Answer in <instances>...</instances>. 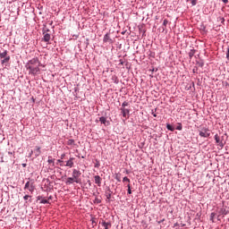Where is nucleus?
I'll return each mask as SVG.
<instances>
[{"instance_id": "1", "label": "nucleus", "mask_w": 229, "mask_h": 229, "mask_svg": "<svg viewBox=\"0 0 229 229\" xmlns=\"http://www.w3.org/2000/svg\"><path fill=\"white\" fill-rule=\"evenodd\" d=\"M25 67L26 69H28V67H42V63H40L38 57H34L28 61Z\"/></svg>"}, {"instance_id": "2", "label": "nucleus", "mask_w": 229, "mask_h": 229, "mask_svg": "<svg viewBox=\"0 0 229 229\" xmlns=\"http://www.w3.org/2000/svg\"><path fill=\"white\" fill-rule=\"evenodd\" d=\"M72 177L75 179V183H81V172L80 170L72 169Z\"/></svg>"}, {"instance_id": "3", "label": "nucleus", "mask_w": 229, "mask_h": 229, "mask_svg": "<svg viewBox=\"0 0 229 229\" xmlns=\"http://www.w3.org/2000/svg\"><path fill=\"white\" fill-rule=\"evenodd\" d=\"M27 70L31 76H38V72H40V66H28Z\"/></svg>"}, {"instance_id": "4", "label": "nucleus", "mask_w": 229, "mask_h": 229, "mask_svg": "<svg viewBox=\"0 0 229 229\" xmlns=\"http://www.w3.org/2000/svg\"><path fill=\"white\" fill-rule=\"evenodd\" d=\"M199 135L203 139H208V137H210V130L208 128L203 127L200 131H199Z\"/></svg>"}, {"instance_id": "5", "label": "nucleus", "mask_w": 229, "mask_h": 229, "mask_svg": "<svg viewBox=\"0 0 229 229\" xmlns=\"http://www.w3.org/2000/svg\"><path fill=\"white\" fill-rule=\"evenodd\" d=\"M214 139L216 140V144H217V146H219V148L223 149L225 148V145L226 144V141H223V140H221V137H219L218 134H216L214 136Z\"/></svg>"}, {"instance_id": "6", "label": "nucleus", "mask_w": 229, "mask_h": 229, "mask_svg": "<svg viewBox=\"0 0 229 229\" xmlns=\"http://www.w3.org/2000/svg\"><path fill=\"white\" fill-rule=\"evenodd\" d=\"M112 194H114V191H112L110 186H107L106 191L105 192L107 203H110V201H114V199H112Z\"/></svg>"}, {"instance_id": "7", "label": "nucleus", "mask_w": 229, "mask_h": 229, "mask_svg": "<svg viewBox=\"0 0 229 229\" xmlns=\"http://www.w3.org/2000/svg\"><path fill=\"white\" fill-rule=\"evenodd\" d=\"M99 225H101V226H103L104 229L112 228V222L110 221L106 222L104 219H101V221L99 222Z\"/></svg>"}, {"instance_id": "8", "label": "nucleus", "mask_w": 229, "mask_h": 229, "mask_svg": "<svg viewBox=\"0 0 229 229\" xmlns=\"http://www.w3.org/2000/svg\"><path fill=\"white\" fill-rule=\"evenodd\" d=\"M110 35H111L110 32H107L105 34L104 38H103L104 43L114 44V39H112Z\"/></svg>"}, {"instance_id": "9", "label": "nucleus", "mask_w": 229, "mask_h": 229, "mask_svg": "<svg viewBox=\"0 0 229 229\" xmlns=\"http://www.w3.org/2000/svg\"><path fill=\"white\" fill-rule=\"evenodd\" d=\"M120 112L123 115V117H127V119L130 117V109L126 108V107H121L120 108Z\"/></svg>"}, {"instance_id": "10", "label": "nucleus", "mask_w": 229, "mask_h": 229, "mask_svg": "<svg viewBox=\"0 0 229 229\" xmlns=\"http://www.w3.org/2000/svg\"><path fill=\"white\" fill-rule=\"evenodd\" d=\"M43 40L44 42H49V40H51V34L47 33V31H49V30H43Z\"/></svg>"}, {"instance_id": "11", "label": "nucleus", "mask_w": 229, "mask_h": 229, "mask_svg": "<svg viewBox=\"0 0 229 229\" xmlns=\"http://www.w3.org/2000/svg\"><path fill=\"white\" fill-rule=\"evenodd\" d=\"M74 160H76V158L74 157H70L67 161L66 164L64 165L65 167H74Z\"/></svg>"}, {"instance_id": "12", "label": "nucleus", "mask_w": 229, "mask_h": 229, "mask_svg": "<svg viewBox=\"0 0 229 229\" xmlns=\"http://www.w3.org/2000/svg\"><path fill=\"white\" fill-rule=\"evenodd\" d=\"M99 122L101 123V124H104L105 126H110V121H107L106 117L105 116L99 117Z\"/></svg>"}, {"instance_id": "13", "label": "nucleus", "mask_w": 229, "mask_h": 229, "mask_svg": "<svg viewBox=\"0 0 229 229\" xmlns=\"http://www.w3.org/2000/svg\"><path fill=\"white\" fill-rule=\"evenodd\" d=\"M95 183L98 185V187H101V182H103V179L99 175L94 176Z\"/></svg>"}, {"instance_id": "14", "label": "nucleus", "mask_w": 229, "mask_h": 229, "mask_svg": "<svg viewBox=\"0 0 229 229\" xmlns=\"http://www.w3.org/2000/svg\"><path fill=\"white\" fill-rule=\"evenodd\" d=\"M33 151H34V155H35L36 158L38 157H40V155L42 153V150H40V147H38V146H36Z\"/></svg>"}, {"instance_id": "15", "label": "nucleus", "mask_w": 229, "mask_h": 229, "mask_svg": "<svg viewBox=\"0 0 229 229\" xmlns=\"http://www.w3.org/2000/svg\"><path fill=\"white\" fill-rule=\"evenodd\" d=\"M65 183L66 185H72V183H76V179L73 177H68Z\"/></svg>"}, {"instance_id": "16", "label": "nucleus", "mask_w": 229, "mask_h": 229, "mask_svg": "<svg viewBox=\"0 0 229 229\" xmlns=\"http://www.w3.org/2000/svg\"><path fill=\"white\" fill-rule=\"evenodd\" d=\"M117 33H121V35H131V30H117Z\"/></svg>"}, {"instance_id": "17", "label": "nucleus", "mask_w": 229, "mask_h": 229, "mask_svg": "<svg viewBox=\"0 0 229 229\" xmlns=\"http://www.w3.org/2000/svg\"><path fill=\"white\" fill-rule=\"evenodd\" d=\"M70 38L73 39V40H77L78 37H80V32H70Z\"/></svg>"}, {"instance_id": "18", "label": "nucleus", "mask_w": 229, "mask_h": 229, "mask_svg": "<svg viewBox=\"0 0 229 229\" xmlns=\"http://www.w3.org/2000/svg\"><path fill=\"white\" fill-rule=\"evenodd\" d=\"M8 62H10V55L4 57V59L1 60V64L6 67Z\"/></svg>"}, {"instance_id": "19", "label": "nucleus", "mask_w": 229, "mask_h": 229, "mask_svg": "<svg viewBox=\"0 0 229 229\" xmlns=\"http://www.w3.org/2000/svg\"><path fill=\"white\" fill-rule=\"evenodd\" d=\"M32 196L31 195H25L23 197V199L25 203H31L33 200L31 199Z\"/></svg>"}, {"instance_id": "20", "label": "nucleus", "mask_w": 229, "mask_h": 229, "mask_svg": "<svg viewBox=\"0 0 229 229\" xmlns=\"http://www.w3.org/2000/svg\"><path fill=\"white\" fill-rule=\"evenodd\" d=\"M196 65H198V67H204L205 62L203 61V59H200L199 61H196Z\"/></svg>"}, {"instance_id": "21", "label": "nucleus", "mask_w": 229, "mask_h": 229, "mask_svg": "<svg viewBox=\"0 0 229 229\" xmlns=\"http://www.w3.org/2000/svg\"><path fill=\"white\" fill-rule=\"evenodd\" d=\"M188 55H189L190 60H192V57L194 56V55H196V49H191Z\"/></svg>"}, {"instance_id": "22", "label": "nucleus", "mask_w": 229, "mask_h": 229, "mask_svg": "<svg viewBox=\"0 0 229 229\" xmlns=\"http://www.w3.org/2000/svg\"><path fill=\"white\" fill-rule=\"evenodd\" d=\"M166 130H168V131H174V126L171 123H166Z\"/></svg>"}, {"instance_id": "23", "label": "nucleus", "mask_w": 229, "mask_h": 229, "mask_svg": "<svg viewBox=\"0 0 229 229\" xmlns=\"http://www.w3.org/2000/svg\"><path fill=\"white\" fill-rule=\"evenodd\" d=\"M66 144H67V146H76V141H74V140L71 139V140H68Z\"/></svg>"}, {"instance_id": "24", "label": "nucleus", "mask_w": 229, "mask_h": 229, "mask_svg": "<svg viewBox=\"0 0 229 229\" xmlns=\"http://www.w3.org/2000/svg\"><path fill=\"white\" fill-rule=\"evenodd\" d=\"M112 81L115 83L116 85L119 83V78L116 75H113L111 78Z\"/></svg>"}, {"instance_id": "25", "label": "nucleus", "mask_w": 229, "mask_h": 229, "mask_svg": "<svg viewBox=\"0 0 229 229\" xmlns=\"http://www.w3.org/2000/svg\"><path fill=\"white\" fill-rule=\"evenodd\" d=\"M6 56H8V50H4V52L0 53V58H5Z\"/></svg>"}, {"instance_id": "26", "label": "nucleus", "mask_w": 229, "mask_h": 229, "mask_svg": "<svg viewBox=\"0 0 229 229\" xmlns=\"http://www.w3.org/2000/svg\"><path fill=\"white\" fill-rule=\"evenodd\" d=\"M94 167H96V169H99V167H101V163L99 162V159H95Z\"/></svg>"}, {"instance_id": "27", "label": "nucleus", "mask_w": 229, "mask_h": 229, "mask_svg": "<svg viewBox=\"0 0 229 229\" xmlns=\"http://www.w3.org/2000/svg\"><path fill=\"white\" fill-rule=\"evenodd\" d=\"M39 203L41 204V205H50L51 203L49 202V200L48 199H42L40 201H39Z\"/></svg>"}, {"instance_id": "28", "label": "nucleus", "mask_w": 229, "mask_h": 229, "mask_svg": "<svg viewBox=\"0 0 229 229\" xmlns=\"http://www.w3.org/2000/svg\"><path fill=\"white\" fill-rule=\"evenodd\" d=\"M175 130H178L179 131H182L183 130V125L182 124V123H177Z\"/></svg>"}, {"instance_id": "29", "label": "nucleus", "mask_w": 229, "mask_h": 229, "mask_svg": "<svg viewBox=\"0 0 229 229\" xmlns=\"http://www.w3.org/2000/svg\"><path fill=\"white\" fill-rule=\"evenodd\" d=\"M114 180L121 182V173L114 174Z\"/></svg>"}, {"instance_id": "30", "label": "nucleus", "mask_w": 229, "mask_h": 229, "mask_svg": "<svg viewBox=\"0 0 229 229\" xmlns=\"http://www.w3.org/2000/svg\"><path fill=\"white\" fill-rule=\"evenodd\" d=\"M210 221H212V223H216V221H214V219H216V213L215 212H212L210 214Z\"/></svg>"}, {"instance_id": "31", "label": "nucleus", "mask_w": 229, "mask_h": 229, "mask_svg": "<svg viewBox=\"0 0 229 229\" xmlns=\"http://www.w3.org/2000/svg\"><path fill=\"white\" fill-rule=\"evenodd\" d=\"M188 3H191L192 6H196L198 4V0H187Z\"/></svg>"}, {"instance_id": "32", "label": "nucleus", "mask_w": 229, "mask_h": 229, "mask_svg": "<svg viewBox=\"0 0 229 229\" xmlns=\"http://www.w3.org/2000/svg\"><path fill=\"white\" fill-rule=\"evenodd\" d=\"M219 213L222 214L223 216H227L228 210L225 208H221Z\"/></svg>"}, {"instance_id": "33", "label": "nucleus", "mask_w": 229, "mask_h": 229, "mask_svg": "<svg viewBox=\"0 0 229 229\" xmlns=\"http://www.w3.org/2000/svg\"><path fill=\"white\" fill-rule=\"evenodd\" d=\"M127 194H131V185L130 183H127Z\"/></svg>"}, {"instance_id": "34", "label": "nucleus", "mask_w": 229, "mask_h": 229, "mask_svg": "<svg viewBox=\"0 0 229 229\" xmlns=\"http://www.w3.org/2000/svg\"><path fill=\"white\" fill-rule=\"evenodd\" d=\"M123 183H129V184H130V183H131L130 178H128V177H126V176L123 177Z\"/></svg>"}, {"instance_id": "35", "label": "nucleus", "mask_w": 229, "mask_h": 229, "mask_svg": "<svg viewBox=\"0 0 229 229\" xmlns=\"http://www.w3.org/2000/svg\"><path fill=\"white\" fill-rule=\"evenodd\" d=\"M93 203H97V205L101 204V199L96 197L95 199L93 200Z\"/></svg>"}, {"instance_id": "36", "label": "nucleus", "mask_w": 229, "mask_h": 229, "mask_svg": "<svg viewBox=\"0 0 229 229\" xmlns=\"http://www.w3.org/2000/svg\"><path fill=\"white\" fill-rule=\"evenodd\" d=\"M126 106H130V102L124 101V102L122 104V108H126Z\"/></svg>"}, {"instance_id": "37", "label": "nucleus", "mask_w": 229, "mask_h": 229, "mask_svg": "<svg viewBox=\"0 0 229 229\" xmlns=\"http://www.w3.org/2000/svg\"><path fill=\"white\" fill-rule=\"evenodd\" d=\"M148 56H149V58H155V56H156L155 52L149 51V52H148Z\"/></svg>"}, {"instance_id": "38", "label": "nucleus", "mask_w": 229, "mask_h": 229, "mask_svg": "<svg viewBox=\"0 0 229 229\" xmlns=\"http://www.w3.org/2000/svg\"><path fill=\"white\" fill-rule=\"evenodd\" d=\"M57 164H60V166H61V167H64V165H65L64 164V159H57Z\"/></svg>"}, {"instance_id": "39", "label": "nucleus", "mask_w": 229, "mask_h": 229, "mask_svg": "<svg viewBox=\"0 0 229 229\" xmlns=\"http://www.w3.org/2000/svg\"><path fill=\"white\" fill-rule=\"evenodd\" d=\"M48 164H55V159H51V157H48Z\"/></svg>"}, {"instance_id": "40", "label": "nucleus", "mask_w": 229, "mask_h": 229, "mask_svg": "<svg viewBox=\"0 0 229 229\" xmlns=\"http://www.w3.org/2000/svg\"><path fill=\"white\" fill-rule=\"evenodd\" d=\"M42 198H43V197L40 196V195L38 196V197H37V199H36V203H38V201H42Z\"/></svg>"}, {"instance_id": "41", "label": "nucleus", "mask_w": 229, "mask_h": 229, "mask_svg": "<svg viewBox=\"0 0 229 229\" xmlns=\"http://www.w3.org/2000/svg\"><path fill=\"white\" fill-rule=\"evenodd\" d=\"M30 189V182H27L24 186V190Z\"/></svg>"}, {"instance_id": "42", "label": "nucleus", "mask_w": 229, "mask_h": 229, "mask_svg": "<svg viewBox=\"0 0 229 229\" xmlns=\"http://www.w3.org/2000/svg\"><path fill=\"white\" fill-rule=\"evenodd\" d=\"M192 72H193L194 74H198V66H195V67L193 68Z\"/></svg>"}, {"instance_id": "43", "label": "nucleus", "mask_w": 229, "mask_h": 229, "mask_svg": "<svg viewBox=\"0 0 229 229\" xmlns=\"http://www.w3.org/2000/svg\"><path fill=\"white\" fill-rule=\"evenodd\" d=\"M155 112H157V108H155L154 110H152V115H153V117H157V113H155Z\"/></svg>"}, {"instance_id": "44", "label": "nucleus", "mask_w": 229, "mask_h": 229, "mask_svg": "<svg viewBox=\"0 0 229 229\" xmlns=\"http://www.w3.org/2000/svg\"><path fill=\"white\" fill-rule=\"evenodd\" d=\"M226 58L227 60H229V47H227V51H226Z\"/></svg>"}, {"instance_id": "45", "label": "nucleus", "mask_w": 229, "mask_h": 229, "mask_svg": "<svg viewBox=\"0 0 229 229\" xmlns=\"http://www.w3.org/2000/svg\"><path fill=\"white\" fill-rule=\"evenodd\" d=\"M139 33H142V35H144L146 33V30H140Z\"/></svg>"}, {"instance_id": "46", "label": "nucleus", "mask_w": 229, "mask_h": 229, "mask_svg": "<svg viewBox=\"0 0 229 229\" xmlns=\"http://www.w3.org/2000/svg\"><path fill=\"white\" fill-rule=\"evenodd\" d=\"M30 192H33L34 188H33V184L30 185V188L29 189Z\"/></svg>"}, {"instance_id": "47", "label": "nucleus", "mask_w": 229, "mask_h": 229, "mask_svg": "<svg viewBox=\"0 0 229 229\" xmlns=\"http://www.w3.org/2000/svg\"><path fill=\"white\" fill-rule=\"evenodd\" d=\"M165 221V218H163V219H161V220L157 221V224H158V225H161V223H164Z\"/></svg>"}, {"instance_id": "48", "label": "nucleus", "mask_w": 229, "mask_h": 229, "mask_svg": "<svg viewBox=\"0 0 229 229\" xmlns=\"http://www.w3.org/2000/svg\"><path fill=\"white\" fill-rule=\"evenodd\" d=\"M87 183L89 184V187H92V182H90V180H88Z\"/></svg>"}, {"instance_id": "49", "label": "nucleus", "mask_w": 229, "mask_h": 229, "mask_svg": "<svg viewBox=\"0 0 229 229\" xmlns=\"http://www.w3.org/2000/svg\"><path fill=\"white\" fill-rule=\"evenodd\" d=\"M119 62H120L119 65H124V64H125V63L123 61V59H120Z\"/></svg>"}, {"instance_id": "50", "label": "nucleus", "mask_w": 229, "mask_h": 229, "mask_svg": "<svg viewBox=\"0 0 229 229\" xmlns=\"http://www.w3.org/2000/svg\"><path fill=\"white\" fill-rule=\"evenodd\" d=\"M65 158V153L61 155V160H64Z\"/></svg>"}, {"instance_id": "51", "label": "nucleus", "mask_w": 229, "mask_h": 229, "mask_svg": "<svg viewBox=\"0 0 229 229\" xmlns=\"http://www.w3.org/2000/svg\"><path fill=\"white\" fill-rule=\"evenodd\" d=\"M74 92H80V88L75 87V88H74Z\"/></svg>"}, {"instance_id": "52", "label": "nucleus", "mask_w": 229, "mask_h": 229, "mask_svg": "<svg viewBox=\"0 0 229 229\" xmlns=\"http://www.w3.org/2000/svg\"><path fill=\"white\" fill-rule=\"evenodd\" d=\"M33 153H34V151L31 150V151L30 152V154H29V157H31V156L33 155Z\"/></svg>"}, {"instance_id": "53", "label": "nucleus", "mask_w": 229, "mask_h": 229, "mask_svg": "<svg viewBox=\"0 0 229 229\" xmlns=\"http://www.w3.org/2000/svg\"><path fill=\"white\" fill-rule=\"evenodd\" d=\"M176 226H180V224L178 223L174 224V228H176Z\"/></svg>"}, {"instance_id": "54", "label": "nucleus", "mask_w": 229, "mask_h": 229, "mask_svg": "<svg viewBox=\"0 0 229 229\" xmlns=\"http://www.w3.org/2000/svg\"><path fill=\"white\" fill-rule=\"evenodd\" d=\"M221 215H218L217 216H216V219H217V221H221Z\"/></svg>"}, {"instance_id": "55", "label": "nucleus", "mask_w": 229, "mask_h": 229, "mask_svg": "<svg viewBox=\"0 0 229 229\" xmlns=\"http://www.w3.org/2000/svg\"><path fill=\"white\" fill-rule=\"evenodd\" d=\"M27 165H27L26 163H22V164H21V166H22V167H27Z\"/></svg>"}, {"instance_id": "56", "label": "nucleus", "mask_w": 229, "mask_h": 229, "mask_svg": "<svg viewBox=\"0 0 229 229\" xmlns=\"http://www.w3.org/2000/svg\"><path fill=\"white\" fill-rule=\"evenodd\" d=\"M202 35H207V30H202Z\"/></svg>"}, {"instance_id": "57", "label": "nucleus", "mask_w": 229, "mask_h": 229, "mask_svg": "<svg viewBox=\"0 0 229 229\" xmlns=\"http://www.w3.org/2000/svg\"><path fill=\"white\" fill-rule=\"evenodd\" d=\"M196 217H201V213H197Z\"/></svg>"}, {"instance_id": "58", "label": "nucleus", "mask_w": 229, "mask_h": 229, "mask_svg": "<svg viewBox=\"0 0 229 229\" xmlns=\"http://www.w3.org/2000/svg\"><path fill=\"white\" fill-rule=\"evenodd\" d=\"M125 67H126V69H130V67H128V62L127 61L125 62Z\"/></svg>"}, {"instance_id": "59", "label": "nucleus", "mask_w": 229, "mask_h": 229, "mask_svg": "<svg viewBox=\"0 0 229 229\" xmlns=\"http://www.w3.org/2000/svg\"><path fill=\"white\" fill-rule=\"evenodd\" d=\"M223 3H225V4H228V0H222Z\"/></svg>"}, {"instance_id": "60", "label": "nucleus", "mask_w": 229, "mask_h": 229, "mask_svg": "<svg viewBox=\"0 0 229 229\" xmlns=\"http://www.w3.org/2000/svg\"><path fill=\"white\" fill-rule=\"evenodd\" d=\"M50 199H53V196L51 195L48 197L47 200L49 201Z\"/></svg>"}, {"instance_id": "61", "label": "nucleus", "mask_w": 229, "mask_h": 229, "mask_svg": "<svg viewBox=\"0 0 229 229\" xmlns=\"http://www.w3.org/2000/svg\"><path fill=\"white\" fill-rule=\"evenodd\" d=\"M220 140H222V142L225 140V136H222L221 138H220Z\"/></svg>"}, {"instance_id": "62", "label": "nucleus", "mask_w": 229, "mask_h": 229, "mask_svg": "<svg viewBox=\"0 0 229 229\" xmlns=\"http://www.w3.org/2000/svg\"><path fill=\"white\" fill-rule=\"evenodd\" d=\"M126 174H130V171L128 169L125 170Z\"/></svg>"}, {"instance_id": "63", "label": "nucleus", "mask_w": 229, "mask_h": 229, "mask_svg": "<svg viewBox=\"0 0 229 229\" xmlns=\"http://www.w3.org/2000/svg\"><path fill=\"white\" fill-rule=\"evenodd\" d=\"M164 24H165H165H167V20L164 21Z\"/></svg>"}, {"instance_id": "64", "label": "nucleus", "mask_w": 229, "mask_h": 229, "mask_svg": "<svg viewBox=\"0 0 229 229\" xmlns=\"http://www.w3.org/2000/svg\"><path fill=\"white\" fill-rule=\"evenodd\" d=\"M8 155H13V152H8Z\"/></svg>"}]
</instances>
